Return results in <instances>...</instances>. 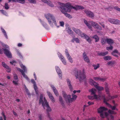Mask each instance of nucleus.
I'll use <instances>...</instances> for the list:
<instances>
[{
	"label": "nucleus",
	"mask_w": 120,
	"mask_h": 120,
	"mask_svg": "<svg viewBox=\"0 0 120 120\" xmlns=\"http://www.w3.org/2000/svg\"><path fill=\"white\" fill-rule=\"evenodd\" d=\"M59 4L60 5V8H61V12L64 14L66 17L69 18L71 19L72 17L70 15L66 13L67 12H70L71 11V4L69 3L65 4L63 3H59Z\"/></svg>",
	"instance_id": "obj_1"
},
{
	"label": "nucleus",
	"mask_w": 120,
	"mask_h": 120,
	"mask_svg": "<svg viewBox=\"0 0 120 120\" xmlns=\"http://www.w3.org/2000/svg\"><path fill=\"white\" fill-rule=\"evenodd\" d=\"M43 94H41L40 97L39 103L41 104L44 109H46L47 112H50L51 111V109L45 97L43 99Z\"/></svg>",
	"instance_id": "obj_2"
},
{
	"label": "nucleus",
	"mask_w": 120,
	"mask_h": 120,
	"mask_svg": "<svg viewBox=\"0 0 120 120\" xmlns=\"http://www.w3.org/2000/svg\"><path fill=\"white\" fill-rule=\"evenodd\" d=\"M85 73L84 70H83V72L81 73L80 70L76 72L75 74V75L76 79L78 78L80 81H82L86 78Z\"/></svg>",
	"instance_id": "obj_3"
},
{
	"label": "nucleus",
	"mask_w": 120,
	"mask_h": 120,
	"mask_svg": "<svg viewBox=\"0 0 120 120\" xmlns=\"http://www.w3.org/2000/svg\"><path fill=\"white\" fill-rule=\"evenodd\" d=\"M107 110V108L103 107H101L98 109V112L100 114V116L102 118L108 116V114L105 111Z\"/></svg>",
	"instance_id": "obj_4"
},
{
	"label": "nucleus",
	"mask_w": 120,
	"mask_h": 120,
	"mask_svg": "<svg viewBox=\"0 0 120 120\" xmlns=\"http://www.w3.org/2000/svg\"><path fill=\"white\" fill-rule=\"evenodd\" d=\"M45 16L48 20L49 24H51L52 21L51 19L52 20L53 22L55 25L56 24L55 18L53 15L49 13L45 14Z\"/></svg>",
	"instance_id": "obj_5"
},
{
	"label": "nucleus",
	"mask_w": 120,
	"mask_h": 120,
	"mask_svg": "<svg viewBox=\"0 0 120 120\" xmlns=\"http://www.w3.org/2000/svg\"><path fill=\"white\" fill-rule=\"evenodd\" d=\"M0 43L4 47L8 48L7 49L6 48L3 49L4 54L8 57L11 58L12 57L11 54L9 51V49L8 46L7 45L5 44L2 42H0Z\"/></svg>",
	"instance_id": "obj_6"
},
{
	"label": "nucleus",
	"mask_w": 120,
	"mask_h": 120,
	"mask_svg": "<svg viewBox=\"0 0 120 120\" xmlns=\"http://www.w3.org/2000/svg\"><path fill=\"white\" fill-rule=\"evenodd\" d=\"M20 65L21 68L23 69V70L20 68H16L17 69L21 72L24 78H25L27 80H29V78L24 73L25 72H26L27 71V69L26 67L22 64H20Z\"/></svg>",
	"instance_id": "obj_7"
},
{
	"label": "nucleus",
	"mask_w": 120,
	"mask_h": 120,
	"mask_svg": "<svg viewBox=\"0 0 120 120\" xmlns=\"http://www.w3.org/2000/svg\"><path fill=\"white\" fill-rule=\"evenodd\" d=\"M90 84L92 86H94L96 89L99 91L102 90L104 89V88L98 86V84L95 82L92 79H90L89 80Z\"/></svg>",
	"instance_id": "obj_8"
},
{
	"label": "nucleus",
	"mask_w": 120,
	"mask_h": 120,
	"mask_svg": "<svg viewBox=\"0 0 120 120\" xmlns=\"http://www.w3.org/2000/svg\"><path fill=\"white\" fill-rule=\"evenodd\" d=\"M105 96L104 95H97L96 94H94L93 96H89L88 97V98L90 99L93 100L94 99H101L103 98L104 99V98L102 96Z\"/></svg>",
	"instance_id": "obj_9"
},
{
	"label": "nucleus",
	"mask_w": 120,
	"mask_h": 120,
	"mask_svg": "<svg viewBox=\"0 0 120 120\" xmlns=\"http://www.w3.org/2000/svg\"><path fill=\"white\" fill-rule=\"evenodd\" d=\"M104 98V102L109 107L111 108L112 110H118V109L115 107L114 106H112L111 105L109 104L107 102V101L106 100V98H105V96H102Z\"/></svg>",
	"instance_id": "obj_10"
},
{
	"label": "nucleus",
	"mask_w": 120,
	"mask_h": 120,
	"mask_svg": "<svg viewBox=\"0 0 120 120\" xmlns=\"http://www.w3.org/2000/svg\"><path fill=\"white\" fill-rule=\"evenodd\" d=\"M72 98H71V96L70 95H68V101L69 102H72L73 101L75 100L76 99L77 96L73 94H72Z\"/></svg>",
	"instance_id": "obj_11"
},
{
	"label": "nucleus",
	"mask_w": 120,
	"mask_h": 120,
	"mask_svg": "<svg viewBox=\"0 0 120 120\" xmlns=\"http://www.w3.org/2000/svg\"><path fill=\"white\" fill-rule=\"evenodd\" d=\"M108 21L110 23L116 24H120V21L117 19H109Z\"/></svg>",
	"instance_id": "obj_12"
},
{
	"label": "nucleus",
	"mask_w": 120,
	"mask_h": 120,
	"mask_svg": "<svg viewBox=\"0 0 120 120\" xmlns=\"http://www.w3.org/2000/svg\"><path fill=\"white\" fill-rule=\"evenodd\" d=\"M89 23H90L91 25L93 26L96 29H98L99 30H101L102 29L101 27L97 23L92 21H90L89 22Z\"/></svg>",
	"instance_id": "obj_13"
},
{
	"label": "nucleus",
	"mask_w": 120,
	"mask_h": 120,
	"mask_svg": "<svg viewBox=\"0 0 120 120\" xmlns=\"http://www.w3.org/2000/svg\"><path fill=\"white\" fill-rule=\"evenodd\" d=\"M81 37L86 39V40L90 43H91V40L90 38L85 34H83L81 35Z\"/></svg>",
	"instance_id": "obj_14"
},
{
	"label": "nucleus",
	"mask_w": 120,
	"mask_h": 120,
	"mask_svg": "<svg viewBox=\"0 0 120 120\" xmlns=\"http://www.w3.org/2000/svg\"><path fill=\"white\" fill-rule=\"evenodd\" d=\"M85 13L88 16L91 18L93 17L94 15L93 13L90 11L87 10H86L84 11Z\"/></svg>",
	"instance_id": "obj_15"
},
{
	"label": "nucleus",
	"mask_w": 120,
	"mask_h": 120,
	"mask_svg": "<svg viewBox=\"0 0 120 120\" xmlns=\"http://www.w3.org/2000/svg\"><path fill=\"white\" fill-rule=\"evenodd\" d=\"M71 9L72 8L76 10H79L80 9H82L84 8L81 6L75 5L74 6H71V7L70 8Z\"/></svg>",
	"instance_id": "obj_16"
},
{
	"label": "nucleus",
	"mask_w": 120,
	"mask_h": 120,
	"mask_svg": "<svg viewBox=\"0 0 120 120\" xmlns=\"http://www.w3.org/2000/svg\"><path fill=\"white\" fill-rule=\"evenodd\" d=\"M56 71L57 73L59 78L60 79H62V72L59 68L56 66L55 67Z\"/></svg>",
	"instance_id": "obj_17"
},
{
	"label": "nucleus",
	"mask_w": 120,
	"mask_h": 120,
	"mask_svg": "<svg viewBox=\"0 0 120 120\" xmlns=\"http://www.w3.org/2000/svg\"><path fill=\"white\" fill-rule=\"evenodd\" d=\"M31 82L34 84V88L36 94H38V88L36 86V83L35 82L33 79H32L31 80Z\"/></svg>",
	"instance_id": "obj_18"
},
{
	"label": "nucleus",
	"mask_w": 120,
	"mask_h": 120,
	"mask_svg": "<svg viewBox=\"0 0 120 120\" xmlns=\"http://www.w3.org/2000/svg\"><path fill=\"white\" fill-rule=\"evenodd\" d=\"M73 30L76 34H78L81 37V35L83 34L84 33H82L79 30L76 29L74 28H73L72 29Z\"/></svg>",
	"instance_id": "obj_19"
},
{
	"label": "nucleus",
	"mask_w": 120,
	"mask_h": 120,
	"mask_svg": "<svg viewBox=\"0 0 120 120\" xmlns=\"http://www.w3.org/2000/svg\"><path fill=\"white\" fill-rule=\"evenodd\" d=\"M43 2L47 3L49 6L53 7H54L53 5L52 4L51 2L49 0H41Z\"/></svg>",
	"instance_id": "obj_20"
},
{
	"label": "nucleus",
	"mask_w": 120,
	"mask_h": 120,
	"mask_svg": "<svg viewBox=\"0 0 120 120\" xmlns=\"http://www.w3.org/2000/svg\"><path fill=\"white\" fill-rule=\"evenodd\" d=\"M51 86L52 89L55 95L57 96H58L59 94L57 90L56 89L55 87L53 85H51Z\"/></svg>",
	"instance_id": "obj_21"
},
{
	"label": "nucleus",
	"mask_w": 120,
	"mask_h": 120,
	"mask_svg": "<svg viewBox=\"0 0 120 120\" xmlns=\"http://www.w3.org/2000/svg\"><path fill=\"white\" fill-rule=\"evenodd\" d=\"M112 55L116 57H117L118 55H120V53L119 52L118 50L116 49H115L113 51L112 53Z\"/></svg>",
	"instance_id": "obj_22"
},
{
	"label": "nucleus",
	"mask_w": 120,
	"mask_h": 120,
	"mask_svg": "<svg viewBox=\"0 0 120 120\" xmlns=\"http://www.w3.org/2000/svg\"><path fill=\"white\" fill-rule=\"evenodd\" d=\"M47 93L48 96H49V98L51 99L52 102H54L55 101L52 94L49 92L48 91L47 92Z\"/></svg>",
	"instance_id": "obj_23"
},
{
	"label": "nucleus",
	"mask_w": 120,
	"mask_h": 120,
	"mask_svg": "<svg viewBox=\"0 0 120 120\" xmlns=\"http://www.w3.org/2000/svg\"><path fill=\"white\" fill-rule=\"evenodd\" d=\"M67 84L68 86L69 87L70 90L71 91L72 90V87L71 84V82L69 79H67Z\"/></svg>",
	"instance_id": "obj_24"
},
{
	"label": "nucleus",
	"mask_w": 120,
	"mask_h": 120,
	"mask_svg": "<svg viewBox=\"0 0 120 120\" xmlns=\"http://www.w3.org/2000/svg\"><path fill=\"white\" fill-rule=\"evenodd\" d=\"M11 1L15 2H18L22 4H24L25 2V0H9L8 2H10Z\"/></svg>",
	"instance_id": "obj_25"
},
{
	"label": "nucleus",
	"mask_w": 120,
	"mask_h": 120,
	"mask_svg": "<svg viewBox=\"0 0 120 120\" xmlns=\"http://www.w3.org/2000/svg\"><path fill=\"white\" fill-rule=\"evenodd\" d=\"M62 93L63 96L65 98V101H67L68 98V95H67L65 93V92L64 91H62Z\"/></svg>",
	"instance_id": "obj_26"
},
{
	"label": "nucleus",
	"mask_w": 120,
	"mask_h": 120,
	"mask_svg": "<svg viewBox=\"0 0 120 120\" xmlns=\"http://www.w3.org/2000/svg\"><path fill=\"white\" fill-rule=\"evenodd\" d=\"M106 42L107 43L110 44H112L113 43V40L109 38H106Z\"/></svg>",
	"instance_id": "obj_27"
},
{
	"label": "nucleus",
	"mask_w": 120,
	"mask_h": 120,
	"mask_svg": "<svg viewBox=\"0 0 120 120\" xmlns=\"http://www.w3.org/2000/svg\"><path fill=\"white\" fill-rule=\"evenodd\" d=\"M90 92H91V94H94L96 92V90L94 88H93L89 90Z\"/></svg>",
	"instance_id": "obj_28"
},
{
	"label": "nucleus",
	"mask_w": 120,
	"mask_h": 120,
	"mask_svg": "<svg viewBox=\"0 0 120 120\" xmlns=\"http://www.w3.org/2000/svg\"><path fill=\"white\" fill-rule=\"evenodd\" d=\"M75 41L76 43H79V39L77 38H73V39L71 40L72 42H74Z\"/></svg>",
	"instance_id": "obj_29"
},
{
	"label": "nucleus",
	"mask_w": 120,
	"mask_h": 120,
	"mask_svg": "<svg viewBox=\"0 0 120 120\" xmlns=\"http://www.w3.org/2000/svg\"><path fill=\"white\" fill-rule=\"evenodd\" d=\"M83 57L84 60H88L89 59L85 52H84L83 54Z\"/></svg>",
	"instance_id": "obj_30"
},
{
	"label": "nucleus",
	"mask_w": 120,
	"mask_h": 120,
	"mask_svg": "<svg viewBox=\"0 0 120 120\" xmlns=\"http://www.w3.org/2000/svg\"><path fill=\"white\" fill-rule=\"evenodd\" d=\"M108 53V52H100L98 53V55L101 56H104L107 54Z\"/></svg>",
	"instance_id": "obj_31"
},
{
	"label": "nucleus",
	"mask_w": 120,
	"mask_h": 120,
	"mask_svg": "<svg viewBox=\"0 0 120 120\" xmlns=\"http://www.w3.org/2000/svg\"><path fill=\"white\" fill-rule=\"evenodd\" d=\"M59 101L60 103L63 106H64V103L63 101L62 97L60 96L59 97Z\"/></svg>",
	"instance_id": "obj_32"
},
{
	"label": "nucleus",
	"mask_w": 120,
	"mask_h": 120,
	"mask_svg": "<svg viewBox=\"0 0 120 120\" xmlns=\"http://www.w3.org/2000/svg\"><path fill=\"white\" fill-rule=\"evenodd\" d=\"M84 22L85 23L86 25L88 28H89L91 29V26L88 23L87 21L86 20L84 19Z\"/></svg>",
	"instance_id": "obj_33"
},
{
	"label": "nucleus",
	"mask_w": 120,
	"mask_h": 120,
	"mask_svg": "<svg viewBox=\"0 0 120 120\" xmlns=\"http://www.w3.org/2000/svg\"><path fill=\"white\" fill-rule=\"evenodd\" d=\"M92 38L95 40L96 42H98L99 40V38L98 36L96 35H95L93 36Z\"/></svg>",
	"instance_id": "obj_34"
},
{
	"label": "nucleus",
	"mask_w": 120,
	"mask_h": 120,
	"mask_svg": "<svg viewBox=\"0 0 120 120\" xmlns=\"http://www.w3.org/2000/svg\"><path fill=\"white\" fill-rule=\"evenodd\" d=\"M93 66L94 67V70H96L99 68L100 67L99 64H94L93 65Z\"/></svg>",
	"instance_id": "obj_35"
},
{
	"label": "nucleus",
	"mask_w": 120,
	"mask_h": 120,
	"mask_svg": "<svg viewBox=\"0 0 120 120\" xmlns=\"http://www.w3.org/2000/svg\"><path fill=\"white\" fill-rule=\"evenodd\" d=\"M1 29L2 30V32L4 33V35L5 37L7 39H8V37L5 31L3 28H1Z\"/></svg>",
	"instance_id": "obj_36"
},
{
	"label": "nucleus",
	"mask_w": 120,
	"mask_h": 120,
	"mask_svg": "<svg viewBox=\"0 0 120 120\" xmlns=\"http://www.w3.org/2000/svg\"><path fill=\"white\" fill-rule=\"evenodd\" d=\"M114 98H115L114 96H111L110 95V96H109V95H108V98H107V99H106L107 101H108L109 100H111L112 99H114Z\"/></svg>",
	"instance_id": "obj_37"
},
{
	"label": "nucleus",
	"mask_w": 120,
	"mask_h": 120,
	"mask_svg": "<svg viewBox=\"0 0 120 120\" xmlns=\"http://www.w3.org/2000/svg\"><path fill=\"white\" fill-rule=\"evenodd\" d=\"M115 63L114 61H111L107 63V64L109 66H111L113 65Z\"/></svg>",
	"instance_id": "obj_38"
},
{
	"label": "nucleus",
	"mask_w": 120,
	"mask_h": 120,
	"mask_svg": "<svg viewBox=\"0 0 120 120\" xmlns=\"http://www.w3.org/2000/svg\"><path fill=\"white\" fill-rule=\"evenodd\" d=\"M104 59L105 60H110L112 59L111 57L109 56H107L104 57Z\"/></svg>",
	"instance_id": "obj_39"
},
{
	"label": "nucleus",
	"mask_w": 120,
	"mask_h": 120,
	"mask_svg": "<svg viewBox=\"0 0 120 120\" xmlns=\"http://www.w3.org/2000/svg\"><path fill=\"white\" fill-rule=\"evenodd\" d=\"M58 55L60 59L64 60V57L59 52L58 53Z\"/></svg>",
	"instance_id": "obj_40"
},
{
	"label": "nucleus",
	"mask_w": 120,
	"mask_h": 120,
	"mask_svg": "<svg viewBox=\"0 0 120 120\" xmlns=\"http://www.w3.org/2000/svg\"><path fill=\"white\" fill-rule=\"evenodd\" d=\"M5 67H4L6 68L7 69V71L8 72H10L11 70L10 68H9V67L7 65H5Z\"/></svg>",
	"instance_id": "obj_41"
},
{
	"label": "nucleus",
	"mask_w": 120,
	"mask_h": 120,
	"mask_svg": "<svg viewBox=\"0 0 120 120\" xmlns=\"http://www.w3.org/2000/svg\"><path fill=\"white\" fill-rule=\"evenodd\" d=\"M25 90L27 94L28 95H30V94L29 92V91L25 86Z\"/></svg>",
	"instance_id": "obj_42"
},
{
	"label": "nucleus",
	"mask_w": 120,
	"mask_h": 120,
	"mask_svg": "<svg viewBox=\"0 0 120 120\" xmlns=\"http://www.w3.org/2000/svg\"><path fill=\"white\" fill-rule=\"evenodd\" d=\"M106 42V39H102L101 40V43L102 45L105 44Z\"/></svg>",
	"instance_id": "obj_43"
},
{
	"label": "nucleus",
	"mask_w": 120,
	"mask_h": 120,
	"mask_svg": "<svg viewBox=\"0 0 120 120\" xmlns=\"http://www.w3.org/2000/svg\"><path fill=\"white\" fill-rule=\"evenodd\" d=\"M108 112L110 114H116V112H115L113 111L112 110H109Z\"/></svg>",
	"instance_id": "obj_44"
},
{
	"label": "nucleus",
	"mask_w": 120,
	"mask_h": 120,
	"mask_svg": "<svg viewBox=\"0 0 120 120\" xmlns=\"http://www.w3.org/2000/svg\"><path fill=\"white\" fill-rule=\"evenodd\" d=\"M106 78H101L99 77V81H100L104 82L106 79Z\"/></svg>",
	"instance_id": "obj_45"
},
{
	"label": "nucleus",
	"mask_w": 120,
	"mask_h": 120,
	"mask_svg": "<svg viewBox=\"0 0 120 120\" xmlns=\"http://www.w3.org/2000/svg\"><path fill=\"white\" fill-rule=\"evenodd\" d=\"M113 47L111 46L110 45L109 47H106V49L107 50H112L113 49Z\"/></svg>",
	"instance_id": "obj_46"
},
{
	"label": "nucleus",
	"mask_w": 120,
	"mask_h": 120,
	"mask_svg": "<svg viewBox=\"0 0 120 120\" xmlns=\"http://www.w3.org/2000/svg\"><path fill=\"white\" fill-rule=\"evenodd\" d=\"M29 2L30 3L34 4H36V1L35 0H28Z\"/></svg>",
	"instance_id": "obj_47"
},
{
	"label": "nucleus",
	"mask_w": 120,
	"mask_h": 120,
	"mask_svg": "<svg viewBox=\"0 0 120 120\" xmlns=\"http://www.w3.org/2000/svg\"><path fill=\"white\" fill-rule=\"evenodd\" d=\"M4 7L7 10L9 8V7L8 6V4L7 3H5V4Z\"/></svg>",
	"instance_id": "obj_48"
},
{
	"label": "nucleus",
	"mask_w": 120,
	"mask_h": 120,
	"mask_svg": "<svg viewBox=\"0 0 120 120\" xmlns=\"http://www.w3.org/2000/svg\"><path fill=\"white\" fill-rule=\"evenodd\" d=\"M105 91L107 93V94H108V95L110 96V94L109 93V91L108 88L107 87H105Z\"/></svg>",
	"instance_id": "obj_49"
},
{
	"label": "nucleus",
	"mask_w": 120,
	"mask_h": 120,
	"mask_svg": "<svg viewBox=\"0 0 120 120\" xmlns=\"http://www.w3.org/2000/svg\"><path fill=\"white\" fill-rule=\"evenodd\" d=\"M10 63L11 64L14 65H15L16 63V61L15 60H12V61H10Z\"/></svg>",
	"instance_id": "obj_50"
},
{
	"label": "nucleus",
	"mask_w": 120,
	"mask_h": 120,
	"mask_svg": "<svg viewBox=\"0 0 120 120\" xmlns=\"http://www.w3.org/2000/svg\"><path fill=\"white\" fill-rule=\"evenodd\" d=\"M0 11L3 14L5 15L6 14V12L3 10H0Z\"/></svg>",
	"instance_id": "obj_51"
},
{
	"label": "nucleus",
	"mask_w": 120,
	"mask_h": 120,
	"mask_svg": "<svg viewBox=\"0 0 120 120\" xmlns=\"http://www.w3.org/2000/svg\"><path fill=\"white\" fill-rule=\"evenodd\" d=\"M68 59L69 60H71L72 59L70 55L69 54V55H66Z\"/></svg>",
	"instance_id": "obj_52"
},
{
	"label": "nucleus",
	"mask_w": 120,
	"mask_h": 120,
	"mask_svg": "<svg viewBox=\"0 0 120 120\" xmlns=\"http://www.w3.org/2000/svg\"><path fill=\"white\" fill-rule=\"evenodd\" d=\"M67 31L68 33L69 34H71L72 32V31L70 28H68V30H67Z\"/></svg>",
	"instance_id": "obj_53"
},
{
	"label": "nucleus",
	"mask_w": 120,
	"mask_h": 120,
	"mask_svg": "<svg viewBox=\"0 0 120 120\" xmlns=\"http://www.w3.org/2000/svg\"><path fill=\"white\" fill-rule=\"evenodd\" d=\"M60 23L61 26H63L64 25V22L63 21L60 22Z\"/></svg>",
	"instance_id": "obj_54"
},
{
	"label": "nucleus",
	"mask_w": 120,
	"mask_h": 120,
	"mask_svg": "<svg viewBox=\"0 0 120 120\" xmlns=\"http://www.w3.org/2000/svg\"><path fill=\"white\" fill-rule=\"evenodd\" d=\"M39 119L38 120H42V115L40 114L39 115Z\"/></svg>",
	"instance_id": "obj_55"
},
{
	"label": "nucleus",
	"mask_w": 120,
	"mask_h": 120,
	"mask_svg": "<svg viewBox=\"0 0 120 120\" xmlns=\"http://www.w3.org/2000/svg\"><path fill=\"white\" fill-rule=\"evenodd\" d=\"M14 78L15 79H18V77L16 74H14Z\"/></svg>",
	"instance_id": "obj_56"
},
{
	"label": "nucleus",
	"mask_w": 120,
	"mask_h": 120,
	"mask_svg": "<svg viewBox=\"0 0 120 120\" xmlns=\"http://www.w3.org/2000/svg\"><path fill=\"white\" fill-rule=\"evenodd\" d=\"M88 104L89 105H93L94 104V103L93 102L88 101Z\"/></svg>",
	"instance_id": "obj_57"
},
{
	"label": "nucleus",
	"mask_w": 120,
	"mask_h": 120,
	"mask_svg": "<svg viewBox=\"0 0 120 120\" xmlns=\"http://www.w3.org/2000/svg\"><path fill=\"white\" fill-rule=\"evenodd\" d=\"M47 114L48 116V117L49 118V120H52V118L50 117V115L49 114V113L48 112H47Z\"/></svg>",
	"instance_id": "obj_58"
},
{
	"label": "nucleus",
	"mask_w": 120,
	"mask_h": 120,
	"mask_svg": "<svg viewBox=\"0 0 120 120\" xmlns=\"http://www.w3.org/2000/svg\"><path fill=\"white\" fill-rule=\"evenodd\" d=\"M18 81H13L12 82L15 85H16L18 84Z\"/></svg>",
	"instance_id": "obj_59"
},
{
	"label": "nucleus",
	"mask_w": 120,
	"mask_h": 120,
	"mask_svg": "<svg viewBox=\"0 0 120 120\" xmlns=\"http://www.w3.org/2000/svg\"><path fill=\"white\" fill-rule=\"evenodd\" d=\"M114 8L117 10L120 11V8L118 7H115Z\"/></svg>",
	"instance_id": "obj_60"
},
{
	"label": "nucleus",
	"mask_w": 120,
	"mask_h": 120,
	"mask_svg": "<svg viewBox=\"0 0 120 120\" xmlns=\"http://www.w3.org/2000/svg\"><path fill=\"white\" fill-rule=\"evenodd\" d=\"M99 77H94L93 79L95 80H99Z\"/></svg>",
	"instance_id": "obj_61"
},
{
	"label": "nucleus",
	"mask_w": 120,
	"mask_h": 120,
	"mask_svg": "<svg viewBox=\"0 0 120 120\" xmlns=\"http://www.w3.org/2000/svg\"><path fill=\"white\" fill-rule=\"evenodd\" d=\"M2 115L3 116H4V120H6V117L5 116V115L4 114V113H2Z\"/></svg>",
	"instance_id": "obj_62"
},
{
	"label": "nucleus",
	"mask_w": 120,
	"mask_h": 120,
	"mask_svg": "<svg viewBox=\"0 0 120 120\" xmlns=\"http://www.w3.org/2000/svg\"><path fill=\"white\" fill-rule=\"evenodd\" d=\"M62 62L64 65H66L67 62H67L66 60H62Z\"/></svg>",
	"instance_id": "obj_63"
},
{
	"label": "nucleus",
	"mask_w": 120,
	"mask_h": 120,
	"mask_svg": "<svg viewBox=\"0 0 120 120\" xmlns=\"http://www.w3.org/2000/svg\"><path fill=\"white\" fill-rule=\"evenodd\" d=\"M17 54L20 58H22V56H21V54L19 52H18L17 53Z\"/></svg>",
	"instance_id": "obj_64"
}]
</instances>
